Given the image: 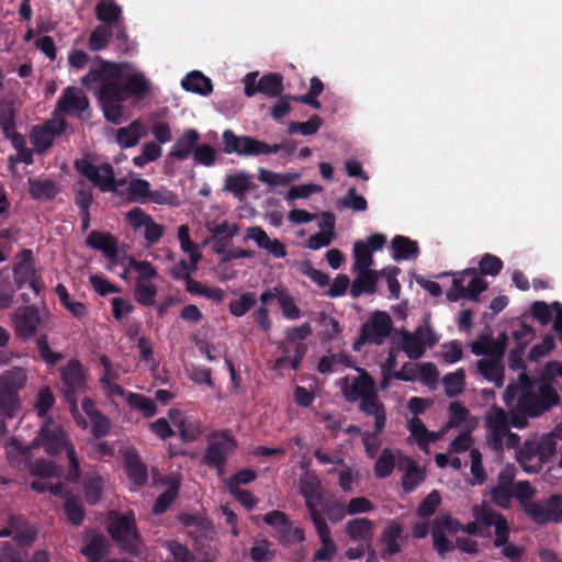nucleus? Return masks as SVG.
<instances>
[{"label": "nucleus", "mask_w": 562, "mask_h": 562, "mask_svg": "<svg viewBox=\"0 0 562 562\" xmlns=\"http://www.w3.org/2000/svg\"><path fill=\"white\" fill-rule=\"evenodd\" d=\"M99 66L92 67L81 79L87 89L100 85L98 100L106 121L121 124L124 117L123 102L132 98L136 101L147 98L153 90V83L143 71H133L123 75V70L131 68L128 63H113L97 57Z\"/></svg>", "instance_id": "1"}, {"label": "nucleus", "mask_w": 562, "mask_h": 562, "mask_svg": "<svg viewBox=\"0 0 562 562\" xmlns=\"http://www.w3.org/2000/svg\"><path fill=\"white\" fill-rule=\"evenodd\" d=\"M522 394L519 395L517 408L526 416L536 417L559 404L560 397L549 381H538L526 372L519 373Z\"/></svg>", "instance_id": "2"}, {"label": "nucleus", "mask_w": 562, "mask_h": 562, "mask_svg": "<svg viewBox=\"0 0 562 562\" xmlns=\"http://www.w3.org/2000/svg\"><path fill=\"white\" fill-rule=\"evenodd\" d=\"M223 150L225 154H236L238 156H260L271 155L283 151L291 156L296 150V143L284 140L280 144L270 145L252 136H238L232 130H225L222 134Z\"/></svg>", "instance_id": "3"}, {"label": "nucleus", "mask_w": 562, "mask_h": 562, "mask_svg": "<svg viewBox=\"0 0 562 562\" xmlns=\"http://www.w3.org/2000/svg\"><path fill=\"white\" fill-rule=\"evenodd\" d=\"M59 371L60 391L69 405V411L77 424L86 428L87 422L78 408V395L87 390L88 372L78 359H70Z\"/></svg>", "instance_id": "4"}, {"label": "nucleus", "mask_w": 562, "mask_h": 562, "mask_svg": "<svg viewBox=\"0 0 562 562\" xmlns=\"http://www.w3.org/2000/svg\"><path fill=\"white\" fill-rule=\"evenodd\" d=\"M108 532L123 552L138 554L140 537L132 513L112 512L109 516Z\"/></svg>", "instance_id": "5"}, {"label": "nucleus", "mask_w": 562, "mask_h": 562, "mask_svg": "<svg viewBox=\"0 0 562 562\" xmlns=\"http://www.w3.org/2000/svg\"><path fill=\"white\" fill-rule=\"evenodd\" d=\"M236 448L237 442L227 430L214 431L209 436L202 463L210 469L217 470L221 475L225 471L229 456Z\"/></svg>", "instance_id": "6"}, {"label": "nucleus", "mask_w": 562, "mask_h": 562, "mask_svg": "<svg viewBox=\"0 0 562 562\" xmlns=\"http://www.w3.org/2000/svg\"><path fill=\"white\" fill-rule=\"evenodd\" d=\"M486 288L487 283L479 277L477 271L474 268H469L453 273L452 285L446 296L449 302H458L462 299L477 301Z\"/></svg>", "instance_id": "7"}, {"label": "nucleus", "mask_w": 562, "mask_h": 562, "mask_svg": "<svg viewBox=\"0 0 562 562\" xmlns=\"http://www.w3.org/2000/svg\"><path fill=\"white\" fill-rule=\"evenodd\" d=\"M262 521L274 530V538L281 546L289 547L305 540V532L301 527H293L289 516L278 509L262 516Z\"/></svg>", "instance_id": "8"}, {"label": "nucleus", "mask_w": 562, "mask_h": 562, "mask_svg": "<svg viewBox=\"0 0 562 562\" xmlns=\"http://www.w3.org/2000/svg\"><path fill=\"white\" fill-rule=\"evenodd\" d=\"M74 166L78 173L87 178L102 192H113L116 190L115 175L110 164L105 162L98 167L89 159L80 158L75 161Z\"/></svg>", "instance_id": "9"}, {"label": "nucleus", "mask_w": 562, "mask_h": 562, "mask_svg": "<svg viewBox=\"0 0 562 562\" xmlns=\"http://www.w3.org/2000/svg\"><path fill=\"white\" fill-rule=\"evenodd\" d=\"M437 342L438 338L430 326H418L413 333H402L401 349L411 360H417L424 356L427 347L431 348Z\"/></svg>", "instance_id": "10"}, {"label": "nucleus", "mask_w": 562, "mask_h": 562, "mask_svg": "<svg viewBox=\"0 0 562 562\" xmlns=\"http://www.w3.org/2000/svg\"><path fill=\"white\" fill-rule=\"evenodd\" d=\"M355 369L359 374L351 382L349 376H342L338 381L342 396L348 403H356L376 390L375 381L367 370L359 367Z\"/></svg>", "instance_id": "11"}, {"label": "nucleus", "mask_w": 562, "mask_h": 562, "mask_svg": "<svg viewBox=\"0 0 562 562\" xmlns=\"http://www.w3.org/2000/svg\"><path fill=\"white\" fill-rule=\"evenodd\" d=\"M362 339L369 340L370 345H382L393 330V322L387 312L375 311L369 319L360 327Z\"/></svg>", "instance_id": "12"}, {"label": "nucleus", "mask_w": 562, "mask_h": 562, "mask_svg": "<svg viewBox=\"0 0 562 562\" xmlns=\"http://www.w3.org/2000/svg\"><path fill=\"white\" fill-rule=\"evenodd\" d=\"M245 94L252 97L260 92L270 98L280 97L283 92V77L280 74L271 72L263 75L257 81V72H249L245 76Z\"/></svg>", "instance_id": "13"}, {"label": "nucleus", "mask_w": 562, "mask_h": 562, "mask_svg": "<svg viewBox=\"0 0 562 562\" xmlns=\"http://www.w3.org/2000/svg\"><path fill=\"white\" fill-rule=\"evenodd\" d=\"M13 326L15 335L22 340H29L35 336L42 317L35 305L19 307L13 313Z\"/></svg>", "instance_id": "14"}, {"label": "nucleus", "mask_w": 562, "mask_h": 562, "mask_svg": "<svg viewBox=\"0 0 562 562\" xmlns=\"http://www.w3.org/2000/svg\"><path fill=\"white\" fill-rule=\"evenodd\" d=\"M65 120L48 121L42 126H34L30 134V140L37 154H44L52 147L55 137L61 135L66 130Z\"/></svg>", "instance_id": "15"}, {"label": "nucleus", "mask_w": 562, "mask_h": 562, "mask_svg": "<svg viewBox=\"0 0 562 562\" xmlns=\"http://www.w3.org/2000/svg\"><path fill=\"white\" fill-rule=\"evenodd\" d=\"M89 106V100L81 89L67 87L59 97L56 110L65 115L79 116Z\"/></svg>", "instance_id": "16"}, {"label": "nucleus", "mask_w": 562, "mask_h": 562, "mask_svg": "<svg viewBox=\"0 0 562 562\" xmlns=\"http://www.w3.org/2000/svg\"><path fill=\"white\" fill-rule=\"evenodd\" d=\"M40 440L46 453L50 456H57L63 450L66 451L67 447L71 445L67 440L65 430L52 422L46 423L42 427L40 431Z\"/></svg>", "instance_id": "17"}, {"label": "nucleus", "mask_w": 562, "mask_h": 562, "mask_svg": "<svg viewBox=\"0 0 562 562\" xmlns=\"http://www.w3.org/2000/svg\"><path fill=\"white\" fill-rule=\"evenodd\" d=\"M359 411L374 418V435H380L386 424L384 404L379 398L378 390L359 400Z\"/></svg>", "instance_id": "18"}, {"label": "nucleus", "mask_w": 562, "mask_h": 562, "mask_svg": "<svg viewBox=\"0 0 562 562\" xmlns=\"http://www.w3.org/2000/svg\"><path fill=\"white\" fill-rule=\"evenodd\" d=\"M83 542L85 544L81 547L80 553L85 555L89 562H102L109 554V542L100 532L87 531Z\"/></svg>", "instance_id": "19"}, {"label": "nucleus", "mask_w": 562, "mask_h": 562, "mask_svg": "<svg viewBox=\"0 0 562 562\" xmlns=\"http://www.w3.org/2000/svg\"><path fill=\"white\" fill-rule=\"evenodd\" d=\"M86 245L101 251L111 261L117 258V239L109 232L91 231L86 238Z\"/></svg>", "instance_id": "20"}, {"label": "nucleus", "mask_w": 562, "mask_h": 562, "mask_svg": "<svg viewBox=\"0 0 562 562\" xmlns=\"http://www.w3.org/2000/svg\"><path fill=\"white\" fill-rule=\"evenodd\" d=\"M124 468L128 480L137 487L147 483L148 469L135 449L126 450L123 454Z\"/></svg>", "instance_id": "21"}, {"label": "nucleus", "mask_w": 562, "mask_h": 562, "mask_svg": "<svg viewBox=\"0 0 562 562\" xmlns=\"http://www.w3.org/2000/svg\"><path fill=\"white\" fill-rule=\"evenodd\" d=\"M169 416L172 424L178 428L179 435L183 441H195L203 434L201 423L198 419L184 417L178 409H171Z\"/></svg>", "instance_id": "22"}, {"label": "nucleus", "mask_w": 562, "mask_h": 562, "mask_svg": "<svg viewBox=\"0 0 562 562\" xmlns=\"http://www.w3.org/2000/svg\"><path fill=\"white\" fill-rule=\"evenodd\" d=\"M345 533L351 541L369 546L374 536V524L369 518H353L347 521Z\"/></svg>", "instance_id": "23"}, {"label": "nucleus", "mask_w": 562, "mask_h": 562, "mask_svg": "<svg viewBox=\"0 0 562 562\" xmlns=\"http://www.w3.org/2000/svg\"><path fill=\"white\" fill-rule=\"evenodd\" d=\"M400 469L404 471L402 488L407 494L414 492L426 479L425 470L411 458H405L401 462Z\"/></svg>", "instance_id": "24"}, {"label": "nucleus", "mask_w": 562, "mask_h": 562, "mask_svg": "<svg viewBox=\"0 0 562 562\" xmlns=\"http://www.w3.org/2000/svg\"><path fill=\"white\" fill-rule=\"evenodd\" d=\"M200 140V134L194 128L186 130L176 140L170 150V157L178 160H186L193 155L194 149Z\"/></svg>", "instance_id": "25"}, {"label": "nucleus", "mask_w": 562, "mask_h": 562, "mask_svg": "<svg viewBox=\"0 0 562 562\" xmlns=\"http://www.w3.org/2000/svg\"><path fill=\"white\" fill-rule=\"evenodd\" d=\"M20 261L13 267V277L16 289H22L29 281L36 277L33 267V251L23 249L20 254Z\"/></svg>", "instance_id": "26"}, {"label": "nucleus", "mask_w": 562, "mask_h": 562, "mask_svg": "<svg viewBox=\"0 0 562 562\" xmlns=\"http://www.w3.org/2000/svg\"><path fill=\"white\" fill-rule=\"evenodd\" d=\"M300 493L305 501V506L319 505L323 498L319 479L312 472H306L300 477Z\"/></svg>", "instance_id": "27"}, {"label": "nucleus", "mask_w": 562, "mask_h": 562, "mask_svg": "<svg viewBox=\"0 0 562 562\" xmlns=\"http://www.w3.org/2000/svg\"><path fill=\"white\" fill-rule=\"evenodd\" d=\"M94 14L102 25L111 27L123 21V10L114 0H99L94 7Z\"/></svg>", "instance_id": "28"}, {"label": "nucleus", "mask_w": 562, "mask_h": 562, "mask_svg": "<svg viewBox=\"0 0 562 562\" xmlns=\"http://www.w3.org/2000/svg\"><path fill=\"white\" fill-rule=\"evenodd\" d=\"M403 526L397 521H391L386 528L382 531L381 541L384 544V549L381 553L383 559L393 557L401 552V546L397 542L403 536Z\"/></svg>", "instance_id": "29"}, {"label": "nucleus", "mask_w": 562, "mask_h": 562, "mask_svg": "<svg viewBox=\"0 0 562 562\" xmlns=\"http://www.w3.org/2000/svg\"><path fill=\"white\" fill-rule=\"evenodd\" d=\"M357 271L358 276L355 278L350 289L351 296L359 297L364 293H375L379 281L378 272L370 269Z\"/></svg>", "instance_id": "30"}, {"label": "nucleus", "mask_w": 562, "mask_h": 562, "mask_svg": "<svg viewBox=\"0 0 562 562\" xmlns=\"http://www.w3.org/2000/svg\"><path fill=\"white\" fill-rule=\"evenodd\" d=\"M517 461L528 473H538L542 470L543 463L538 456V450L532 440H526L522 448L517 452Z\"/></svg>", "instance_id": "31"}, {"label": "nucleus", "mask_w": 562, "mask_h": 562, "mask_svg": "<svg viewBox=\"0 0 562 562\" xmlns=\"http://www.w3.org/2000/svg\"><path fill=\"white\" fill-rule=\"evenodd\" d=\"M147 134L146 127L139 120H135L116 132V142L122 148H131L138 144L139 139Z\"/></svg>", "instance_id": "32"}, {"label": "nucleus", "mask_w": 562, "mask_h": 562, "mask_svg": "<svg viewBox=\"0 0 562 562\" xmlns=\"http://www.w3.org/2000/svg\"><path fill=\"white\" fill-rule=\"evenodd\" d=\"M176 280H183L186 282V290L190 294L204 296L215 303H221L225 297V293L222 289L207 288L201 282L194 280L191 274L176 276Z\"/></svg>", "instance_id": "33"}, {"label": "nucleus", "mask_w": 562, "mask_h": 562, "mask_svg": "<svg viewBox=\"0 0 562 562\" xmlns=\"http://www.w3.org/2000/svg\"><path fill=\"white\" fill-rule=\"evenodd\" d=\"M179 522L187 528H192L190 536L195 539L209 538L213 531L211 521L201 515L181 514Z\"/></svg>", "instance_id": "34"}, {"label": "nucleus", "mask_w": 562, "mask_h": 562, "mask_svg": "<svg viewBox=\"0 0 562 562\" xmlns=\"http://www.w3.org/2000/svg\"><path fill=\"white\" fill-rule=\"evenodd\" d=\"M9 530L16 542L25 546L32 544L36 539V531L31 528L26 521L20 516H10L8 519Z\"/></svg>", "instance_id": "35"}, {"label": "nucleus", "mask_w": 562, "mask_h": 562, "mask_svg": "<svg viewBox=\"0 0 562 562\" xmlns=\"http://www.w3.org/2000/svg\"><path fill=\"white\" fill-rule=\"evenodd\" d=\"M184 90L191 91L201 95H209L213 91L212 80L204 76L199 70L189 72L181 81Z\"/></svg>", "instance_id": "36"}, {"label": "nucleus", "mask_w": 562, "mask_h": 562, "mask_svg": "<svg viewBox=\"0 0 562 562\" xmlns=\"http://www.w3.org/2000/svg\"><path fill=\"white\" fill-rule=\"evenodd\" d=\"M29 193L35 200H53L57 193L58 188L55 181L50 179L29 178Z\"/></svg>", "instance_id": "37"}, {"label": "nucleus", "mask_w": 562, "mask_h": 562, "mask_svg": "<svg viewBox=\"0 0 562 562\" xmlns=\"http://www.w3.org/2000/svg\"><path fill=\"white\" fill-rule=\"evenodd\" d=\"M477 370L480 374L497 387L504 382V367L502 359H481L477 361Z\"/></svg>", "instance_id": "38"}, {"label": "nucleus", "mask_w": 562, "mask_h": 562, "mask_svg": "<svg viewBox=\"0 0 562 562\" xmlns=\"http://www.w3.org/2000/svg\"><path fill=\"white\" fill-rule=\"evenodd\" d=\"M391 246L393 250V259L396 261L416 257L419 252L417 241L402 235H396L392 239Z\"/></svg>", "instance_id": "39"}, {"label": "nucleus", "mask_w": 562, "mask_h": 562, "mask_svg": "<svg viewBox=\"0 0 562 562\" xmlns=\"http://www.w3.org/2000/svg\"><path fill=\"white\" fill-rule=\"evenodd\" d=\"M67 520L75 527L82 525L86 518L85 506L78 496L67 493L63 505Z\"/></svg>", "instance_id": "40"}, {"label": "nucleus", "mask_w": 562, "mask_h": 562, "mask_svg": "<svg viewBox=\"0 0 562 562\" xmlns=\"http://www.w3.org/2000/svg\"><path fill=\"white\" fill-rule=\"evenodd\" d=\"M408 430L420 449H426L430 442H435L439 439V435L429 431L419 417H413L408 422Z\"/></svg>", "instance_id": "41"}, {"label": "nucleus", "mask_w": 562, "mask_h": 562, "mask_svg": "<svg viewBox=\"0 0 562 562\" xmlns=\"http://www.w3.org/2000/svg\"><path fill=\"white\" fill-rule=\"evenodd\" d=\"M25 382V371L22 368L14 367L0 376V390L19 394V391L24 387Z\"/></svg>", "instance_id": "42"}, {"label": "nucleus", "mask_w": 562, "mask_h": 562, "mask_svg": "<svg viewBox=\"0 0 562 562\" xmlns=\"http://www.w3.org/2000/svg\"><path fill=\"white\" fill-rule=\"evenodd\" d=\"M103 479L99 474H88L83 479V495L89 505L100 502L103 493Z\"/></svg>", "instance_id": "43"}, {"label": "nucleus", "mask_w": 562, "mask_h": 562, "mask_svg": "<svg viewBox=\"0 0 562 562\" xmlns=\"http://www.w3.org/2000/svg\"><path fill=\"white\" fill-rule=\"evenodd\" d=\"M224 190L241 199L250 190V176L244 171L227 175Z\"/></svg>", "instance_id": "44"}, {"label": "nucleus", "mask_w": 562, "mask_h": 562, "mask_svg": "<svg viewBox=\"0 0 562 562\" xmlns=\"http://www.w3.org/2000/svg\"><path fill=\"white\" fill-rule=\"evenodd\" d=\"M113 37V27L109 25L95 26L89 35L88 48L91 52H100L105 49Z\"/></svg>", "instance_id": "45"}, {"label": "nucleus", "mask_w": 562, "mask_h": 562, "mask_svg": "<svg viewBox=\"0 0 562 562\" xmlns=\"http://www.w3.org/2000/svg\"><path fill=\"white\" fill-rule=\"evenodd\" d=\"M324 91V83L318 77H312L310 80V89L308 92L301 95H292L291 100L306 104L313 109H321V102L317 100V98L323 93Z\"/></svg>", "instance_id": "46"}, {"label": "nucleus", "mask_w": 562, "mask_h": 562, "mask_svg": "<svg viewBox=\"0 0 562 562\" xmlns=\"http://www.w3.org/2000/svg\"><path fill=\"white\" fill-rule=\"evenodd\" d=\"M126 402L130 407L142 412L145 418H150L157 413V405L155 401L143 394L128 392L126 395Z\"/></svg>", "instance_id": "47"}, {"label": "nucleus", "mask_w": 562, "mask_h": 562, "mask_svg": "<svg viewBox=\"0 0 562 562\" xmlns=\"http://www.w3.org/2000/svg\"><path fill=\"white\" fill-rule=\"evenodd\" d=\"M472 515L484 527H494L497 520L504 519V515L494 510L486 502L472 506Z\"/></svg>", "instance_id": "48"}, {"label": "nucleus", "mask_w": 562, "mask_h": 562, "mask_svg": "<svg viewBox=\"0 0 562 562\" xmlns=\"http://www.w3.org/2000/svg\"><path fill=\"white\" fill-rule=\"evenodd\" d=\"M178 239L182 251L188 252L190 261L192 262V270L198 269V262L201 259V254L198 251V246L190 237V231L187 225H180L178 227Z\"/></svg>", "instance_id": "49"}, {"label": "nucleus", "mask_w": 562, "mask_h": 562, "mask_svg": "<svg viewBox=\"0 0 562 562\" xmlns=\"http://www.w3.org/2000/svg\"><path fill=\"white\" fill-rule=\"evenodd\" d=\"M445 392L449 397H456L461 394L465 385V371L460 368L454 372L447 373L442 378Z\"/></svg>", "instance_id": "50"}, {"label": "nucleus", "mask_w": 562, "mask_h": 562, "mask_svg": "<svg viewBox=\"0 0 562 562\" xmlns=\"http://www.w3.org/2000/svg\"><path fill=\"white\" fill-rule=\"evenodd\" d=\"M150 193L151 189L149 181L142 178H135L130 181L127 187V196L131 202L145 204L148 202Z\"/></svg>", "instance_id": "51"}, {"label": "nucleus", "mask_w": 562, "mask_h": 562, "mask_svg": "<svg viewBox=\"0 0 562 562\" xmlns=\"http://www.w3.org/2000/svg\"><path fill=\"white\" fill-rule=\"evenodd\" d=\"M323 120L317 115H312L306 122L291 121L288 125V134H301L303 136L314 135L318 132Z\"/></svg>", "instance_id": "52"}, {"label": "nucleus", "mask_w": 562, "mask_h": 562, "mask_svg": "<svg viewBox=\"0 0 562 562\" xmlns=\"http://www.w3.org/2000/svg\"><path fill=\"white\" fill-rule=\"evenodd\" d=\"M55 292L59 299L60 304L75 317H82L87 314V307L82 302L70 300L67 288L58 283L55 288Z\"/></svg>", "instance_id": "53"}, {"label": "nucleus", "mask_w": 562, "mask_h": 562, "mask_svg": "<svg viewBox=\"0 0 562 562\" xmlns=\"http://www.w3.org/2000/svg\"><path fill=\"white\" fill-rule=\"evenodd\" d=\"M158 288L153 282H135L134 299L142 306H153Z\"/></svg>", "instance_id": "54"}, {"label": "nucleus", "mask_w": 562, "mask_h": 562, "mask_svg": "<svg viewBox=\"0 0 562 562\" xmlns=\"http://www.w3.org/2000/svg\"><path fill=\"white\" fill-rule=\"evenodd\" d=\"M128 269L137 272L135 282H153V279L157 277V270L149 261H138L134 257L127 258Z\"/></svg>", "instance_id": "55"}, {"label": "nucleus", "mask_w": 562, "mask_h": 562, "mask_svg": "<svg viewBox=\"0 0 562 562\" xmlns=\"http://www.w3.org/2000/svg\"><path fill=\"white\" fill-rule=\"evenodd\" d=\"M485 424L488 430L508 431V418L506 412L497 405H493L485 415Z\"/></svg>", "instance_id": "56"}, {"label": "nucleus", "mask_w": 562, "mask_h": 562, "mask_svg": "<svg viewBox=\"0 0 562 562\" xmlns=\"http://www.w3.org/2000/svg\"><path fill=\"white\" fill-rule=\"evenodd\" d=\"M15 288L7 270H0V310H8L13 304Z\"/></svg>", "instance_id": "57"}, {"label": "nucleus", "mask_w": 562, "mask_h": 562, "mask_svg": "<svg viewBox=\"0 0 562 562\" xmlns=\"http://www.w3.org/2000/svg\"><path fill=\"white\" fill-rule=\"evenodd\" d=\"M257 304V296L254 292H244L239 299L231 301L229 313L235 317L247 314Z\"/></svg>", "instance_id": "58"}, {"label": "nucleus", "mask_w": 562, "mask_h": 562, "mask_svg": "<svg viewBox=\"0 0 562 562\" xmlns=\"http://www.w3.org/2000/svg\"><path fill=\"white\" fill-rule=\"evenodd\" d=\"M471 351L476 356H487V359H503L494 339L484 336L471 344Z\"/></svg>", "instance_id": "59"}, {"label": "nucleus", "mask_w": 562, "mask_h": 562, "mask_svg": "<svg viewBox=\"0 0 562 562\" xmlns=\"http://www.w3.org/2000/svg\"><path fill=\"white\" fill-rule=\"evenodd\" d=\"M395 467L393 452L389 448H384L374 464V475L378 479L390 476Z\"/></svg>", "instance_id": "60"}, {"label": "nucleus", "mask_w": 562, "mask_h": 562, "mask_svg": "<svg viewBox=\"0 0 562 562\" xmlns=\"http://www.w3.org/2000/svg\"><path fill=\"white\" fill-rule=\"evenodd\" d=\"M542 463H547L557 450V437L553 432L546 434L538 440H532Z\"/></svg>", "instance_id": "61"}, {"label": "nucleus", "mask_w": 562, "mask_h": 562, "mask_svg": "<svg viewBox=\"0 0 562 562\" xmlns=\"http://www.w3.org/2000/svg\"><path fill=\"white\" fill-rule=\"evenodd\" d=\"M339 207L350 209L355 212H363L368 209L364 196L359 195L355 187L348 189L347 193L338 201Z\"/></svg>", "instance_id": "62"}, {"label": "nucleus", "mask_w": 562, "mask_h": 562, "mask_svg": "<svg viewBox=\"0 0 562 562\" xmlns=\"http://www.w3.org/2000/svg\"><path fill=\"white\" fill-rule=\"evenodd\" d=\"M15 108L12 100H3L0 102V128L3 134L12 132L15 128Z\"/></svg>", "instance_id": "63"}, {"label": "nucleus", "mask_w": 562, "mask_h": 562, "mask_svg": "<svg viewBox=\"0 0 562 562\" xmlns=\"http://www.w3.org/2000/svg\"><path fill=\"white\" fill-rule=\"evenodd\" d=\"M321 548L313 554L312 562H331L337 553V544L331 536L319 538Z\"/></svg>", "instance_id": "64"}]
</instances>
